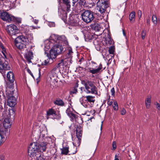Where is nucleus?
Instances as JSON below:
<instances>
[{
	"label": "nucleus",
	"mask_w": 160,
	"mask_h": 160,
	"mask_svg": "<svg viewBox=\"0 0 160 160\" xmlns=\"http://www.w3.org/2000/svg\"><path fill=\"white\" fill-rule=\"evenodd\" d=\"M11 112L14 113L12 109L9 110L3 107L0 105V116L2 117L4 119L3 122L2 126L4 129L8 130V132L9 133L10 128L11 126V120L10 119Z\"/></svg>",
	"instance_id": "f257e3e1"
},
{
	"label": "nucleus",
	"mask_w": 160,
	"mask_h": 160,
	"mask_svg": "<svg viewBox=\"0 0 160 160\" xmlns=\"http://www.w3.org/2000/svg\"><path fill=\"white\" fill-rule=\"evenodd\" d=\"M15 91L13 89H7L6 91V95L8 98L7 104L10 107H14L16 104V99L14 96Z\"/></svg>",
	"instance_id": "f03ea898"
},
{
	"label": "nucleus",
	"mask_w": 160,
	"mask_h": 160,
	"mask_svg": "<svg viewBox=\"0 0 160 160\" xmlns=\"http://www.w3.org/2000/svg\"><path fill=\"white\" fill-rule=\"evenodd\" d=\"M82 83L84 85L87 93L97 94V88L93 82L88 80H83L82 81Z\"/></svg>",
	"instance_id": "7ed1b4c3"
},
{
	"label": "nucleus",
	"mask_w": 160,
	"mask_h": 160,
	"mask_svg": "<svg viewBox=\"0 0 160 160\" xmlns=\"http://www.w3.org/2000/svg\"><path fill=\"white\" fill-rule=\"evenodd\" d=\"M92 2H90V4L92 6L94 5L97 3V9L101 13L105 12L106 8L108 7L106 0H92Z\"/></svg>",
	"instance_id": "20e7f679"
},
{
	"label": "nucleus",
	"mask_w": 160,
	"mask_h": 160,
	"mask_svg": "<svg viewBox=\"0 0 160 160\" xmlns=\"http://www.w3.org/2000/svg\"><path fill=\"white\" fill-rule=\"evenodd\" d=\"M49 146V143L46 142H42L39 144L36 142H33L28 147V150H45Z\"/></svg>",
	"instance_id": "39448f33"
},
{
	"label": "nucleus",
	"mask_w": 160,
	"mask_h": 160,
	"mask_svg": "<svg viewBox=\"0 0 160 160\" xmlns=\"http://www.w3.org/2000/svg\"><path fill=\"white\" fill-rule=\"evenodd\" d=\"M27 39L23 35L20 36L15 39L14 42L16 46L19 49H22L26 48L28 44Z\"/></svg>",
	"instance_id": "423d86ee"
},
{
	"label": "nucleus",
	"mask_w": 160,
	"mask_h": 160,
	"mask_svg": "<svg viewBox=\"0 0 160 160\" xmlns=\"http://www.w3.org/2000/svg\"><path fill=\"white\" fill-rule=\"evenodd\" d=\"M82 128L80 125H77L76 128V134L77 139L74 140L73 142L74 146L76 147L79 146L81 143V138L82 136Z\"/></svg>",
	"instance_id": "0eeeda50"
},
{
	"label": "nucleus",
	"mask_w": 160,
	"mask_h": 160,
	"mask_svg": "<svg viewBox=\"0 0 160 160\" xmlns=\"http://www.w3.org/2000/svg\"><path fill=\"white\" fill-rule=\"evenodd\" d=\"M81 16L82 20L87 23L91 22L94 18L93 12L88 10L83 12L81 14Z\"/></svg>",
	"instance_id": "6e6552de"
},
{
	"label": "nucleus",
	"mask_w": 160,
	"mask_h": 160,
	"mask_svg": "<svg viewBox=\"0 0 160 160\" xmlns=\"http://www.w3.org/2000/svg\"><path fill=\"white\" fill-rule=\"evenodd\" d=\"M73 52L71 49H69L68 50V52L67 54V57L68 59L66 58L65 60L62 59L60 62L58 63V65L59 66H67L69 63H72V55Z\"/></svg>",
	"instance_id": "1a4fd4ad"
},
{
	"label": "nucleus",
	"mask_w": 160,
	"mask_h": 160,
	"mask_svg": "<svg viewBox=\"0 0 160 160\" xmlns=\"http://www.w3.org/2000/svg\"><path fill=\"white\" fill-rule=\"evenodd\" d=\"M62 37L57 35H53L51 36V39L50 40H47L45 42V47L47 49H49L51 47L52 48L55 44L56 40L58 38L60 39Z\"/></svg>",
	"instance_id": "9d476101"
},
{
	"label": "nucleus",
	"mask_w": 160,
	"mask_h": 160,
	"mask_svg": "<svg viewBox=\"0 0 160 160\" xmlns=\"http://www.w3.org/2000/svg\"><path fill=\"white\" fill-rule=\"evenodd\" d=\"M1 18L3 21L9 22L11 21L15 22L17 20L19 22H21V20L19 19L18 20H17L18 18H15L13 16L9 14L7 12H3L1 13Z\"/></svg>",
	"instance_id": "9b49d317"
},
{
	"label": "nucleus",
	"mask_w": 160,
	"mask_h": 160,
	"mask_svg": "<svg viewBox=\"0 0 160 160\" xmlns=\"http://www.w3.org/2000/svg\"><path fill=\"white\" fill-rule=\"evenodd\" d=\"M60 37H62L60 39L58 38V40H56L55 44H54V45L53 47V48L58 55L60 54L63 51V48L61 45V43L62 39L65 38V37L64 36H60Z\"/></svg>",
	"instance_id": "f8f14e48"
},
{
	"label": "nucleus",
	"mask_w": 160,
	"mask_h": 160,
	"mask_svg": "<svg viewBox=\"0 0 160 160\" xmlns=\"http://www.w3.org/2000/svg\"><path fill=\"white\" fill-rule=\"evenodd\" d=\"M6 30L10 36L16 35L19 32L17 27L13 24L8 25L7 26Z\"/></svg>",
	"instance_id": "ddd939ff"
},
{
	"label": "nucleus",
	"mask_w": 160,
	"mask_h": 160,
	"mask_svg": "<svg viewBox=\"0 0 160 160\" xmlns=\"http://www.w3.org/2000/svg\"><path fill=\"white\" fill-rule=\"evenodd\" d=\"M58 55V54L57 53L53 48L51 49L50 51V54L49 55L48 54V56L49 60H51L52 61L51 63H52L55 61V58Z\"/></svg>",
	"instance_id": "4468645a"
},
{
	"label": "nucleus",
	"mask_w": 160,
	"mask_h": 160,
	"mask_svg": "<svg viewBox=\"0 0 160 160\" xmlns=\"http://www.w3.org/2000/svg\"><path fill=\"white\" fill-rule=\"evenodd\" d=\"M80 101L82 104L85 108H89L93 106L92 104L89 103L85 98H82L80 99Z\"/></svg>",
	"instance_id": "2eb2a0df"
},
{
	"label": "nucleus",
	"mask_w": 160,
	"mask_h": 160,
	"mask_svg": "<svg viewBox=\"0 0 160 160\" xmlns=\"http://www.w3.org/2000/svg\"><path fill=\"white\" fill-rule=\"evenodd\" d=\"M102 66L101 64H100L98 68L96 69H94L93 68H88V71L89 72L92 73V74H95L99 73L100 70L102 68Z\"/></svg>",
	"instance_id": "dca6fc26"
},
{
	"label": "nucleus",
	"mask_w": 160,
	"mask_h": 160,
	"mask_svg": "<svg viewBox=\"0 0 160 160\" xmlns=\"http://www.w3.org/2000/svg\"><path fill=\"white\" fill-rule=\"evenodd\" d=\"M7 77L8 80L11 83H13L14 81L13 73L11 71H9L7 73Z\"/></svg>",
	"instance_id": "f3484780"
},
{
	"label": "nucleus",
	"mask_w": 160,
	"mask_h": 160,
	"mask_svg": "<svg viewBox=\"0 0 160 160\" xmlns=\"http://www.w3.org/2000/svg\"><path fill=\"white\" fill-rule=\"evenodd\" d=\"M25 58L29 63L31 62V60L33 58V54L32 52L30 51H29L25 54Z\"/></svg>",
	"instance_id": "a211bd4d"
},
{
	"label": "nucleus",
	"mask_w": 160,
	"mask_h": 160,
	"mask_svg": "<svg viewBox=\"0 0 160 160\" xmlns=\"http://www.w3.org/2000/svg\"><path fill=\"white\" fill-rule=\"evenodd\" d=\"M28 155L31 157L35 156L37 157L40 153L39 151H28Z\"/></svg>",
	"instance_id": "6ab92c4d"
},
{
	"label": "nucleus",
	"mask_w": 160,
	"mask_h": 160,
	"mask_svg": "<svg viewBox=\"0 0 160 160\" xmlns=\"http://www.w3.org/2000/svg\"><path fill=\"white\" fill-rule=\"evenodd\" d=\"M94 97H92L91 96H87L85 97H83V98H85V99L89 102L92 104V105H93L94 102L95 101L94 99Z\"/></svg>",
	"instance_id": "aec40b11"
},
{
	"label": "nucleus",
	"mask_w": 160,
	"mask_h": 160,
	"mask_svg": "<svg viewBox=\"0 0 160 160\" xmlns=\"http://www.w3.org/2000/svg\"><path fill=\"white\" fill-rule=\"evenodd\" d=\"M10 6L12 8H15L20 4L19 0H10Z\"/></svg>",
	"instance_id": "412c9836"
},
{
	"label": "nucleus",
	"mask_w": 160,
	"mask_h": 160,
	"mask_svg": "<svg viewBox=\"0 0 160 160\" xmlns=\"http://www.w3.org/2000/svg\"><path fill=\"white\" fill-rule=\"evenodd\" d=\"M92 28L95 30L99 31L102 29L100 25L98 23H95L92 25ZM103 31V30H102Z\"/></svg>",
	"instance_id": "4be33fe9"
},
{
	"label": "nucleus",
	"mask_w": 160,
	"mask_h": 160,
	"mask_svg": "<svg viewBox=\"0 0 160 160\" xmlns=\"http://www.w3.org/2000/svg\"><path fill=\"white\" fill-rule=\"evenodd\" d=\"M151 97L150 96H148L145 100L146 106L147 108H148L150 107L151 103Z\"/></svg>",
	"instance_id": "5701e85b"
},
{
	"label": "nucleus",
	"mask_w": 160,
	"mask_h": 160,
	"mask_svg": "<svg viewBox=\"0 0 160 160\" xmlns=\"http://www.w3.org/2000/svg\"><path fill=\"white\" fill-rule=\"evenodd\" d=\"M135 18V13L134 12H132L131 13L129 16V18L130 21L133 23L134 21Z\"/></svg>",
	"instance_id": "b1692460"
},
{
	"label": "nucleus",
	"mask_w": 160,
	"mask_h": 160,
	"mask_svg": "<svg viewBox=\"0 0 160 160\" xmlns=\"http://www.w3.org/2000/svg\"><path fill=\"white\" fill-rule=\"evenodd\" d=\"M64 3L65 4L67 8V10L68 12L70 10V0H62Z\"/></svg>",
	"instance_id": "393cba45"
},
{
	"label": "nucleus",
	"mask_w": 160,
	"mask_h": 160,
	"mask_svg": "<svg viewBox=\"0 0 160 160\" xmlns=\"http://www.w3.org/2000/svg\"><path fill=\"white\" fill-rule=\"evenodd\" d=\"M47 113L48 116H49L50 115H57L56 112L53 109H49L47 111Z\"/></svg>",
	"instance_id": "a878e982"
},
{
	"label": "nucleus",
	"mask_w": 160,
	"mask_h": 160,
	"mask_svg": "<svg viewBox=\"0 0 160 160\" xmlns=\"http://www.w3.org/2000/svg\"><path fill=\"white\" fill-rule=\"evenodd\" d=\"M26 39H27V44H28V42H32V40H33V37L32 33L28 34L27 35V37Z\"/></svg>",
	"instance_id": "bb28decb"
},
{
	"label": "nucleus",
	"mask_w": 160,
	"mask_h": 160,
	"mask_svg": "<svg viewBox=\"0 0 160 160\" xmlns=\"http://www.w3.org/2000/svg\"><path fill=\"white\" fill-rule=\"evenodd\" d=\"M105 39V42L106 44H112L113 43V40L111 38L109 35Z\"/></svg>",
	"instance_id": "cd10ccee"
},
{
	"label": "nucleus",
	"mask_w": 160,
	"mask_h": 160,
	"mask_svg": "<svg viewBox=\"0 0 160 160\" xmlns=\"http://www.w3.org/2000/svg\"><path fill=\"white\" fill-rule=\"evenodd\" d=\"M54 104L58 105L63 106L64 105V103L63 101L61 99H59L56 100L54 102Z\"/></svg>",
	"instance_id": "c85d7f7f"
},
{
	"label": "nucleus",
	"mask_w": 160,
	"mask_h": 160,
	"mask_svg": "<svg viewBox=\"0 0 160 160\" xmlns=\"http://www.w3.org/2000/svg\"><path fill=\"white\" fill-rule=\"evenodd\" d=\"M45 54H46V56L48 57V59L47 60H45L43 62H42V64L43 65H46L48 63H51L52 62L51 60H50L49 59V57L48 53H47Z\"/></svg>",
	"instance_id": "c756f323"
},
{
	"label": "nucleus",
	"mask_w": 160,
	"mask_h": 160,
	"mask_svg": "<svg viewBox=\"0 0 160 160\" xmlns=\"http://www.w3.org/2000/svg\"><path fill=\"white\" fill-rule=\"evenodd\" d=\"M71 118V120L72 121H74L77 118L78 115L72 112L68 116Z\"/></svg>",
	"instance_id": "7c9ffc66"
},
{
	"label": "nucleus",
	"mask_w": 160,
	"mask_h": 160,
	"mask_svg": "<svg viewBox=\"0 0 160 160\" xmlns=\"http://www.w3.org/2000/svg\"><path fill=\"white\" fill-rule=\"evenodd\" d=\"M51 85L52 86L53 88H56L58 86V81L57 79H54L52 82L51 83Z\"/></svg>",
	"instance_id": "2f4dec72"
},
{
	"label": "nucleus",
	"mask_w": 160,
	"mask_h": 160,
	"mask_svg": "<svg viewBox=\"0 0 160 160\" xmlns=\"http://www.w3.org/2000/svg\"><path fill=\"white\" fill-rule=\"evenodd\" d=\"M0 48L2 49V53L4 56H5V53H6V49L3 44L1 43H0Z\"/></svg>",
	"instance_id": "473e14b6"
},
{
	"label": "nucleus",
	"mask_w": 160,
	"mask_h": 160,
	"mask_svg": "<svg viewBox=\"0 0 160 160\" xmlns=\"http://www.w3.org/2000/svg\"><path fill=\"white\" fill-rule=\"evenodd\" d=\"M40 133L41 135H42V137H44L45 135L47 133V131H46V128L44 127L43 130L41 131V130H40Z\"/></svg>",
	"instance_id": "72a5a7b5"
},
{
	"label": "nucleus",
	"mask_w": 160,
	"mask_h": 160,
	"mask_svg": "<svg viewBox=\"0 0 160 160\" xmlns=\"http://www.w3.org/2000/svg\"><path fill=\"white\" fill-rule=\"evenodd\" d=\"M114 109L115 111L118 110V106L117 101H115L114 102L113 106Z\"/></svg>",
	"instance_id": "f704fd0d"
},
{
	"label": "nucleus",
	"mask_w": 160,
	"mask_h": 160,
	"mask_svg": "<svg viewBox=\"0 0 160 160\" xmlns=\"http://www.w3.org/2000/svg\"><path fill=\"white\" fill-rule=\"evenodd\" d=\"M69 146L66 143H64L63 144V150H68Z\"/></svg>",
	"instance_id": "c9c22d12"
},
{
	"label": "nucleus",
	"mask_w": 160,
	"mask_h": 160,
	"mask_svg": "<svg viewBox=\"0 0 160 160\" xmlns=\"http://www.w3.org/2000/svg\"><path fill=\"white\" fill-rule=\"evenodd\" d=\"M152 20L154 23L156 24L157 22V18L156 16H152Z\"/></svg>",
	"instance_id": "e433bc0d"
},
{
	"label": "nucleus",
	"mask_w": 160,
	"mask_h": 160,
	"mask_svg": "<svg viewBox=\"0 0 160 160\" xmlns=\"http://www.w3.org/2000/svg\"><path fill=\"white\" fill-rule=\"evenodd\" d=\"M48 24L50 27L55 26V24L54 22H48Z\"/></svg>",
	"instance_id": "4c0bfd02"
},
{
	"label": "nucleus",
	"mask_w": 160,
	"mask_h": 160,
	"mask_svg": "<svg viewBox=\"0 0 160 160\" xmlns=\"http://www.w3.org/2000/svg\"><path fill=\"white\" fill-rule=\"evenodd\" d=\"M86 1L85 0H80L79 3L80 5L84 6L85 5Z\"/></svg>",
	"instance_id": "58836bf2"
},
{
	"label": "nucleus",
	"mask_w": 160,
	"mask_h": 160,
	"mask_svg": "<svg viewBox=\"0 0 160 160\" xmlns=\"http://www.w3.org/2000/svg\"><path fill=\"white\" fill-rule=\"evenodd\" d=\"M146 32L144 30H143L141 33L142 38V39H144L145 38L146 35Z\"/></svg>",
	"instance_id": "ea45409f"
},
{
	"label": "nucleus",
	"mask_w": 160,
	"mask_h": 160,
	"mask_svg": "<svg viewBox=\"0 0 160 160\" xmlns=\"http://www.w3.org/2000/svg\"><path fill=\"white\" fill-rule=\"evenodd\" d=\"M77 87H76L72 89L71 92L72 94H76L77 92Z\"/></svg>",
	"instance_id": "a19ab883"
},
{
	"label": "nucleus",
	"mask_w": 160,
	"mask_h": 160,
	"mask_svg": "<svg viewBox=\"0 0 160 160\" xmlns=\"http://www.w3.org/2000/svg\"><path fill=\"white\" fill-rule=\"evenodd\" d=\"M36 160H44V159L43 158L41 157V154L40 153L39 155H38V156L37 157Z\"/></svg>",
	"instance_id": "79ce46f5"
},
{
	"label": "nucleus",
	"mask_w": 160,
	"mask_h": 160,
	"mask_svg": "<svg viewBox=\"0 0 160 160\" xmlns=\"http://www.w3.org/2000/svg\"><path fill=\"white\" fill-rule=\"evenodd\" d=\"M138 15L139 19H140L142 16V12L141 10H138Z\"/></svg>",
	"instance_id": "37998d69"
},
{
	"label": "nucleus",
	"mask_w": 160,
	"mask_h": 160,
	"mask_svg": "<svg viewBox=\"0 0 160 160\" xmlns=\"http://www.w3.org/2000/svg\"><path fill=\"white\" fill-rule=\"evenodd\" d=\"M126 112V110L124 108H123L121 111V114L122 115H125Z\"/></svg>",
	"instance_id": "c03bdc74"
},
{
	"label": "nucleus",
	"mask_w": 160,
	"mask_h": 160,
	"mask_svg": "<svg viewBox=\"0 0 160 160\" xmlns=\"http://www.w3.org/2000/svg\"><path fill=\"white\" fill-rule=\"evenodd\" d=\"M114 49L112 47L109 48V52L110 54H113L114 53Z\"/></svg>",
	"instance_id": "a18cd8bd"
},
{
	"label": "nucleus",
	"mask_w": 160,
	"mask_h": 160,
	"mask_svg": "<svg viewBox=\"0 0 160 160\" xmlns=\"http://www.w3.org/2000/svg\"><path fill=\"white\" fill-rule=\"evenodd\" d=\"M107 103L108 105L111 106V105H112L113 103V102L112 101H110V97L109 96V98L108 99V101H107Z\"/></svg>",
	"instance_id": "49530a36"
},
{
	"label": "nucleus",
	"mask_w": 160,
	"mask_h": 160,
	"mask_svg": "<svg viewBox=\"0 0 160 160\" xmlns=\"http://www.w3.org/2000/svg\"><path fill=\"white\" fill-rule=\"evenodd\" d=\"M72 112L71 111L69 108H68L66 111V113L68 116H69V115L70 114V113H72Z\"/></svg>",
	"instance_id": "de8ad7c7"
},
{
	"label": "nucleus",
	"mask_w": 160,
	"mask_h": 160,
	"mask_svg": "<svg viewBox=\"0 0 160 160\" xmlns=\"http://www.w3.org/2000/svg\"><path fill=\"white\" fill-rule=\"evenodd\" d=\"M112 146L113 149H115L116 148V143L115 141H113L112 142Z\"/></svg>",
	"instance_id": "09e8293b"
},
{
	"label": "nucleus",
	"mask_w": 160,
	"mask_h": 160,
	"mask_svg": "<svg viewBox=\"0 0 160 160\" xmlns=\"http://www.w3.org/2000/svg\"><path fill=\"white\" fill-rule=\"evenodd\" d=\"M69 152V151H62L61 154L65 155H67Z\"/></svg>",
	"instance_id": "8fccbe9b"
},
{
	"label": "nucleus",
	"mask_w": 160,
	"mask_h": 160,
	"mask_svg": "<svg viewBox=\"0 0 160 160\" xmlns=\"http://www.w3.org/2000/svg\"><path fill=\"white\" fill-rule=\"evenodd\" d=\"M111 92L112 93V96L114 95L115 93V90L114 88H113L111 90Z\"/></svg>",
	"instance_id": "3c124183"
},
{
	"label": "nucleus",
	"mask_w": 160,
	"mask_h": 160,
	"mask_svg": "<svg viewBox=\"0 0 160 160\" xmlns=\"http://www.w3.org/2000/svg\"><path fill=\"white\" fill-rule=\"evenodd\" d=\"M119 154H118L115 155L114 160H119Z\"/></svg>",
	"instance_id": "603ef678"
},
{
	"label": "nucleus",
	"mask_w": 160,
	"mask_h": 160,
	"mask_svg": "<svg viewBox=\"0 0 160 160\" xmlns=\"http://www.w3.org/2000/svg\"><path fill=\"white\" fill-rule=\"evenodd\" d=\"M27 71H28V72L34 78V77L33 75V74H32V72L31 71V70L29 69H28L27 70Z\"/></svg>",
	"instance_id": "864d4df0"
},
{
	"label": "nucleus",
	"mask_w": 160,
	"mask_h": 160,
	"mask_svg": "<svg viewBox=\"0 0 160 160\" xmlns=\"http://www.w3.org/2000/svg\"><path fill=\"white\" fill-rule=\"evenodd\" d=\"M156 107L158 109V110H160V104L157 103L156 105Z\"/></svg>",
	"instance_id": "5fc2aeb1"
},
{
	"label": "nucleus",
	"mask_w": 160,
	"mask_h": 160,
	"mask_svg": "<svg viewBox=\"0 0 160 160\" xmlns=\"http://www.w3.org/2000/svg\"><path fill=\"white\" fill-rule=\"evenodd\" d=\"M4 157L2 155H0V159L1 160H4Z\"/></svg>",
	"instance_id": "6e6d98bb"
},
{
	"label": "nucleus",
	"mask_w": 160,
	"mask_h": 160,
	"mask_svg": "<svg viewBox=\"0 0 160 160\" xmlns=\"http://www.w3.org/2000/svg\"><path fill=\"white\" fill-rule=\"evenodd\" d=\"M40 71H39V76H38V78H37L36 79H37V83H38V82L39 81H40V79H39V78L40 77Z\"/></svg>",
	"instance_id": "4d7b16f0"
},
{
	"label": "nucleus",
	"mask_w": 160,
	"mask_h": 160,
	"mask_svg": "<svg viewBox=\"0 0 160 160\" xmlns=\"http://www.w3.org/2000/svg\"><path fill=\"white\" fill-rule=\"evenodd\" d=\"M46 138L49 141H51V138L49 137H46Z\"/></svg>",
	"instance_id": "13d9d810"
},
{
	"label": "nucleus",
	"mask_w": 160,
	"mask_h": 160,
	"mask_svg": "<svg viewBox=\"0 0 160 160\" xmlns=\"http://www.w3.org/2000/svg\"><path fill=\"white\" fill-rule=\"evenodd\" d=\"M61 118V116H60V115L58 114V116H57V117L56 118L57 119H59Z\"/></svg>",
	"instance_id": "bf43d9fd"
},
{
	"label": "nucleus",
	"mask_w": 160,
	"mask_h": 160,
	"mask_svg": "<svg viewBox=\"0 0 160 160\" xmlns=\"http://www.w3.org/2000/svg\"><path fill=\"white\" fill-rule=\"evenodd\" d=\"M34 23H35V24H37V23H38V20H34Z\"/></svg>",
	"instance_id": "052dcab7"
},
{
	"label": "nucleus",
	"mask_w": 160,
	"mask_h": 160,
	"mask_svg": "<svg viewBox=\"0 0 160 160\" xmlns=\"http://www.w3.org/2000/svg\"><path fill=\"white\" fill-rule=\"evenodd\" d=\"M91 62V63H92V64H95V65H96V62H94V61H92Z\"/></svg>",
	"instance_id": "680f3d73"
},
{
	"label": "nucleus",
	"mask_w": 160,
	"mask_h": 160,
	"mask_svg": "<svg viewBox=\"0 0 160 160\" xmlns=\"http://www.w3.org/2000/svg\"><path fill=\"white\" fill-rule=\"evenodd\" d=\"M83 60V58H81L80 59L79 61V62H81V61H82V60Z\"/></svg>",
	"instance_id": "e2e57ef3"
},
{
	"label": "nucleus",
	"mask_w": 160,
	"mask_h": 160,
	"mask_svg": "<svg viewBox=\"0 0 160 160\" xmlns=\"http://www.w3.org/2000/svg\"><path fill=\"white\" fill-rule=\"evenodd\" d=\"M123 34L124 36H126V34L125 33V32L123 29Z\"/></svg>",
	"instance_id": "0e129e2a"
},
{
	"label": "nucleus",
	"mask_w": 160,
	"mask_h": 160,
	"mask_svg": "<svg viewBox=\"0 0 160 160\" xmlns=\"http://www.w3.org/2000/svg\"><path fill=\"white\" fill-rule=\"evenodd\" d=\"M102 124L101 126V130H102Z\"/></svg>",
	"instance_id": "69168bd1"
},
{
	"label": "nucleus",
	"mask_w": 160,
	"mask_h": 160,
	"mask_svg": "<svg viewBox=\"0 0 160 160\" xmlns=\"http://www.w3.org/2000/svg\"><path fill=\"white\" fill-rule=\"evenodd\" d=\"M2 99L1 98V95H0V102L2 101Z\"/></svg>",
	"instance_id": "338daca9"
},
{
	"label": "nucleus",
	"mask_w": 160,
	"mask_h": 160,
	"mask_svg": "<svg viewBox=\"0 0 160 160\" xmlns=\"http://www.w3.org/2000/svg\"><path fill=\"white\" fill-rule=\"evenodd\" d=\"M150 20H148L147 21V23H149V22Z\"/></svg>",
	"instance_id": "774afa93"
}]
</instances>
